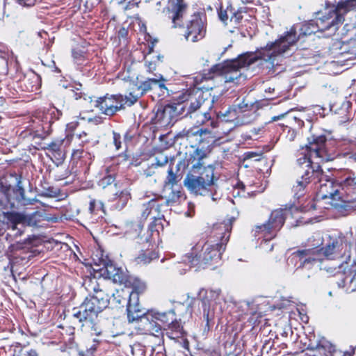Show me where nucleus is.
Wrapping results in <instances>:
<instances>
[{
	"label": "nucleus",
	"instance_id": "f257e3e1",
	"mask_svg": "<svg viewBox=\"0 0 356 356\" xmlns=\"http://www.w3.org/2000/svg\"><path fill=\"white\" fill-rule=\"evenodd\" d=\"M326 138L325 136H319L312 140L309 142L306 145L305 151L307 152L309 156H305L302 159H298L299 167L298 168V173L301 177V180H298L296 185L293 186V189L296 192H301L305 186L310 181V179H317L318 182L323 181L324 176L323 175L322 170L318 165L316 169L312 166V159L318 158L321 159H326V150L325 143Z\"/></svg>",
	"mask_w": 356,
	"mask_h": 356
},
{
	"label": "nucleus",
	"instance_id": "f03ea898",
	"mask_svg": "<svg viewBox=\"0 0 356 356\" xmlns=\"http://www.w3.org/2000/svg\"><path fill=\"white\" fill-rule=\"evenodd\" d=\"M108 298L102 292L90 296L85 299L80 310L74 316L79 318L80 321H83V326L87 330H90L92 334L99 335L102 330L97 323L98 314L108 306Z\"/></svg>",
	"mask_w": 356,
	"mask_h": 356
},
{
	"label": "nucleus",
	"instance_id": "7ed1b4c3",
	"mask_svg": "<svg viewBox=\"0 0 356 356\" xmlns=\"http://www.w3.org/2000/svg\"><path fill=\"white\" fill-rule=\"evenodd\" d=\"M229 237V233H225L222 236V242L220 243H213L207 242L202 247L200 251L196 253L199 249L197 246L193 250L192 254H195L190 261L193 266H204L209 264L212 260H216L220 257L221 252L225 248V244L228 241Z\"/></svg>",
	"mask_w": 356,
	"mask_h": 356
},
{
	"label": "nucleus",
	"instance_id": "20e7f679",
	"mask_svg": "<svg viewBox=\"0 0 356 356\" xmlns=\"http://www.w3.org/2000/svg\"><path fill=\"white\" fill-rule=\"evenodd\" d=\"M216 180L214 168L209 165L204 168L199 176L187 175L184 180V184L191 192L197 195H204L210 186L215 184Z\"/></svg>",
	"mask_w": 356,
	"mask_h": 356
},
{
	"label": "nucleus",
	"instance_id": "39448f33",
	"mask_svg": "<svg viewBox=\"0 0 356 356\" xmlns=\"http://www.w3.org/2000/svg\"><path fill=\"white\" fill-rule=\"evenodd\" d=\"M202 99L203 97L201 92L189 94L181 102L165 106L163 113L164 114L178 115L184 114V112H186V113L195 112L204 106L205 102L202 101Z\"/></svg>",
	"mask_w": 356,
	"mask_h": 356
},
{
	"label": "nucleus",
	"instance_id": "423d86ee",
	"mask_svg": "<svg viewBox=\"0 0 356 356\" xmlns=\"http://www.w3.org/2000/svg\"><path fill=\"white\" fill-rule=\"evenodd\" d=\"M257 60L254 54H244L237 59L229 61L222 68V74L225 83L234 82L240 78L241 68L250 66Z\"/></svg>",
	"mask_w": 356,
	"mask_h": 356
},
{
	"label": "nucleus",
	"instance_id": "0eeeda50",
	"mask_svg": "<svg viewBox=\"0 0 356 356\" xmlns=\"http://www.w3.org/2000/svg\"><path fill=\"white\" fill-rule=\"evenodd\" d=\"M296 32L291 31L287 32L284 36L271 44H268L265 49L264 54L268 57L264 59L266 61L272 60L275 57L285 53L290 47L294 45L297 42Z\"/></svg>",
	"mask_w": 356,
	"mask_h": 356
},
{
	"label": "nucleus",
	"instance_id": "6e6552de",
	"mask_svg": "<svg viewBox=\"0 0 356 356\" xmlns=\"http://www.w3.org/2000/svg\"><path fill=\"white\" fill-rule=\"evenodd\" d=\"M334 249L335 245L332 243L327 245L325 249L313 248L298 250L293 253V255L302 260L301 266H304L306 264L322 261L323 256L329 258L334 254Z\"/></svg>",
	"mask_w": 356,
	"mask_h": 356
},
{
	"label": "nucleus",
	"instance_id": "1a4fd4ad",
	"mask_svg": "<svg viewBox=\"0 0 356 356\" xmlns=\"http://www.w3.org/2000/svg\"><path fill=\"white\" fill-rule=\"evenodd\" d=\"M156 76V78L148 79L140 85H133V86L129 89V95L131 96L130 99L131 104L136 102L137 99L147 91L152 90L154 86H158L163 92L168 90L165 85V79L163 76L161 74Z\"/></svg>",
	"mask_w": 356,
	"mask_h": 356
},
{
	"label": "nucleus",
	"instance_id": "9d476101",
	"mask_svg": "<svg viewBox=\"0 0 356 356\" xmlns=\"http://www.w3.org/2000/svg\"><path fill=\"white\" fill-rule=\"evenodd\" d=\"M124 98L122 95H106L99 97L94 101V106L99 111L105 115H113L118 111L122 108L124 105Z\"/></svg>",
	"mask_w": 356,
	"mask_h": 356
},
{
	"label": "nucleus",
	"instance_id": "9b49d317",
	"mask_svg": "<svg viewBox=\"0 0 356 356\" xmlns=\"http://www.w3.org/2000/svg\"><path fill=\"white\" fill-rule=\"evenodd\" d=\"M185 39L191 42L202 40L206 34V28L202 19L198 15H194L184 27L183 33Z\"/></svg>",
	"mask_w": 356,
	"mask_h": 356
},
{
	"label": "nucleus",
	"instance_id": "f8f14e48",
	"mask_svg": "<svg viewBox=\"0 0 356 356\" xmlns=\"http://www.w3.org/2000/svg\"><path fill=\"white\" fill-rule=\"evenodd\" d=\"M339 186L332 181L325 179V183L321 184L318 195L323 200L330 199L329 202L331 205H337V201L339 200Z\"/></svg>",
	"mask_w": 356,
	"mask_h": 356
},
{
	"label": "nucleus",
	"instance_id": "ddd939ff",
	"mask_svg": "<svg viewBox=\"0 0 356 356\" xmlns=\"http://www.w3.org/2000/svg\"><path fill=\"white\" fill-rule=\"evenodd\" d=\"M186 8L184 0H170L168 9L169 17L172 19L174 27L179 26V22Z\"/></svg>",
	"mask_w": 356,
	"mask_h": 356
},
{
	"label": "nucleus",
	"instance_id": "4468645a",
	"mask_svg": "<svg viewBox=\"0 0 356 356\" xmlns=\"http://www.w3.org/2000/svg\"><path fill=\"white\" fill-rule=\"evenodd\" d=\"M286 211L283 209H277L271 213L268 223L259 227V229H278L284 222V216Z\"/></svg>",
	"mask_w": 356,
	"mask_h": 356
},
{
	"label": "nucleus",
	"instance_id": "2eb2a0df",
	"mask_svg": "<svg viewBox=\"0 0 356 356\" xmlns=\"http://www.w3.org/2000/svg\"><path fill=\"white\" fill-rule=\"evenodd\" d=\"M356 8V0H341L337 6L332 7V13L337 22L342 21V14Z\"/></svg>",
	"mask_w": 356,
	"mask_h": 356
},
{
	"label": "nucleus",
	"instance_id": "dca6fc26",
	"mask_svg": "<svg viewBox=\"0 0 356 356\" xmlns=\"http://www.w3.org/2000/svg\"><path fill=\"white\" fill-rule=\"evenodd\" d=\"M193 135L197 136L200 144L202 145V147L209 146L213 144L217 139L216 134L211 130L207 129H200L193 133Z\"/></svg>",
	"mask_w": 356,
	"mask_h": 356
},
{
	"label": "nucleus",
	"instance_id": "f3484780",
	"mask_svg": "<svg viewBox=\"0 0 356 356\" xmlns=\"http://www.w3.org/2000/svg\"><path fill=\"white\" fill-rule=\"evenodd\" d=\"M106 282L102 280L101 282H98L95 278L90 279V283L88 286V289L90 291H93V295H97L99 293H104L108 298L110 296H114L113 293L109 291L106 288Z\"/></svg>",
	"mask_w": 356,
	"mask_h": 356
},
{
	"label": "nucleus",
	"instance_id": "a211bd4d",
	"mask_svg": "<svg viewBox=\"0 0 356 356\" xmlns=\"http://www.w3.org/2000/svg\"><path fill=\"white\" fill-rule=\"evenodd\" d=\"M22 221L20 215L13 212H3L0 214V222L3 224H13V228H15V225Z\"/></svg>",
	"mask_w": 356,
	"mask_h": 356
},
{
	"label": "nucleus",
	"instance_id": "6ab92c4d",
	"mask_svg": "<svg viewBox=\"0 0 356 356\" xmlns=\"http://www.w3.org/2000/svg\"><path fill=\"white\" fill-rule=\"evenodd\" d=\"M325 14L327 15V16H323L322 18L320 17L316 21L317 26H320L321 25V27H323V24L324 22H326V24L325 25V28L327 29L330 27L331 26L334 25L335 24L339 23V22H337L335 17L333 16L332 13V8H326Z\"/></svg>",
	"mask_w": 356,
	"mask_h": 356
},
{
	"label": "nucleus",
	"instance_id": "aec40b11",
	"mask_svg": "<svg viewBox=\"0 0 356 356\" xmlns=\"http://www.w3.org/2000/svg\"><path fill=\"white\" fill-rule=\"evenodd\" d=\"M242 13L241 10L236 9L232 6V14L228 15V24L229 23L234 27H236L243 19Z\"/></svg>",
	"mask_w": 356,
	"mask_h": 356
},
{
	"label": "nucleus",
	"instance_id": "412c9836",
	"mask_svg": "<svg viewBox=\"0 0 356 356\" xmlns=\"http://www.w3.org/2000/svg\"><path fill=\"white\" fill-rule=\"evenodd\" d=\"M232 14V6L227 5L226 6H221L218 11V16L220 19L226 25L228 24V15Z\"/></svg>",
	"mask_w": 356,
	"mask_h": 356
},
{
	"label": "nucleus",
	"instance_id": "4be33fe9",
	"mask_svg": "<svg viewBox=\"0 0 356 356\" xmlns=\"http://www.w3.org/2000/svg\"><path fill=\"white\" fill-rule=\"evenodd\" d=\"M341 186L347 190H356V175L346 177L342 182Z\"/></svg>",
	"mask_w": 356,
	"mask_h": 356
},
{
	"label": "nucleus",
	"instance_id": "5701e85b",
	"mask_svg": "<svg viewBox=\"0 0 356 356\" xmlns=\"http://www.w3.org/2000/svg\"><path fill=\"white\" fill-rule=\"evenodd\" d=\"M207 156V154L205 152L201 149H196L193 154V157L195 160H197L198 163L197 165H194L193 168H200V166L202 165L200 161L204 159Z\"/></svg>",
	"mask_w": 356,
	"mask_h": 356
},
{
	"label": "nucleus",
	"instance_id": "b1692460",
	"mask_svg": "<svg viewBox=\"0 0 356 356\" xmlns=\"http://www.w3.org/2000/svg\"><path fill=\"white\" fill-rule=\"evenodd\" d=\"M177 183V176L170 168L168 171V176L165 181V185L173 186Z\"/></svg>",
	"mask_w": 356,
	"mask_h": 356
},
{
	"label": "nucleus",
	"instance_id": "393cba45",
	"mask_svg": "<svg viewBox=\"0 0 356 356\" xmlns=\"http://www.w3.org/2000/svg\"><path fill=\"white\" fill-rule=\"evenodd\" d=\"M156 161L158 166H163L168 163V159L167 156L161 154L156 157Z\"/></svg>",
	"mask_w": 356,
	"mask_h": 356
},
{
	"label": "nucleus",
	"instance_id": "a878e982",
	"mask_svg": "<svg viewBox=\"0 0 356 356\" xmlns=\"http://www.w3.org/2000/svg\"><path fill=\"white\" fill-rule=\"evenodd\" d=\"M114 181V178L112 176H108L106 177H104L100 181V184L105 187L106 185H110Z\"/></svg>",
	"mask_w": 356,
	"mask_h": 356
},
{
	"label": "nucleus",
	"instance_id": "bb28decb",
	"mask_svg": "<svg viewBox=\"0 0 356 356\" xmlns=\"http://www.w3.org/2000/svg\"><path fill=\"white\" fill-rule=\"evenodd\" d=\"M140 317V316H139V315H137L136 316H134L132 314L131 307L129 305L128 307V320H129V322H134L135 321H138Z\"/></svg>",
	"mask_w": 356,
	"mask_h": 356
},
{
	"label": "nucleus",
	"instance_id": "cd10ccee",
	"mask_svg": "<svg viewBox=\"0 0 356 356\" xmlns=\"http://www.w3.org/2000/svg\"><path fill=\"white\" fill-rule=\"evenodd\" d=\"M120 136L119 134L114 133L113 134V142H114L115 146L117 149H119L120 147L121 143L120 141Z\"/></svg>",
	"mask_w": 356,
	"mask_h": 356
},
{
	"label": "nucleus",
	"instance_id": "c85d7f7f",
	"mask_svg": "<svg viewBox=\"0 0 356 356\" xmlns=\"http://www.w3.org/2000/svg\"><path fill=\"white\" fill-rule=\"evenodd\" d=\"M145 65H146L147 70L149 72H152L153 71H154L156 70V65L154 63H153L152 61H147Z\"/></svg>",
	"mask_w": 356,
	"mask_h": 356
},
{
	"label": "nucleus",
	"instance_id": "c756f323",
	"mask_svg": "<svg viewBox=\"0 0 356 356\" xmlns=\"http://www.w3.org/2000/svg\"><path fill=\"white\" fill-rule=\"evenodd\" d=\"M18 3L22 6H31L35 3V0H17Z\"/></svg>",
	"mask_w": 356,
	"mask_h": 356
},
{
	"label": "nucleus",
	"instance_id": "7c9ffc66",
	"mask_svg": "<svg viewBox=\"0 0 356 356\" xmlns=\"http://www.w3.org/2000/svg\"><path fill=\"white\" fill-rule=\"evenodd\" d=\"M107 270L108 272V275H109V277L110 278H113V280L114 281H121V277H120V275L118 273H114V274H111L108 269Z\"/></svg>",
	"mask_w": 356,
	"mask_h": 356
},
{
	"label": "nucleus",
	"instance_id": "2f4dec72",
	"mask_svg": "<svg viewBox=\"0 0 356 356\" xmlns=\"http://www.w3.org/2000/svg\"><path fill=\"white\" fill-rule=\"evenodd\" d=\"M348 161L350 163H356V154H353L348 156Z\"/></svg>",
	"mask_w": 356,
	"mask_h": 356
},
{
	"label": "nucleus",
	"instance_id": "473e14b6",
	"mask_svg": "<svg viewBox=\"0 0 356 356\" xmlns=\"http://www.w3.org/2000/svg\"><path fill=\"white\" fill-rule=\"evenodd\" d=\"M284 115H285V114H281L277 116H274L272 118V121H277L278 120H280V119L283 118L284 117Z\"/></svg>",
	"mask_w": 356,
	"mask_h": 356
},
{
	"label": "nucleus",
	"instance_id": "72a5a7b5",
	"mask_svg": "<svg viewBox=\"0 0 356 356\" xmlns=\"http://www.w3.org/2000/svg\"><path fill=\"white\" fill-rule=\"evenodd\" d=\"M29 356H38V353L35 350H31L29 352H28Z\"/></svg>",
	"mask_w": 356,
	"mask_h": 356
},
{
	"label": "nucleus",
	"instance_id": "f704fd0d",
	"mask_svg": "<svg viewBox=\"0 0 356 356\" xmlns=\"http://www.w3.org/2000/svg\"><path fill=\"white\" fill-rule=\"evenodd\" d=\"M168 314L169 315H172V321H173V318H174V316H175V312L174 311H170L168 312Z\"/></svg>",
	"mask_w": 356,
	"mask_h": 356
},
{
	"label": "nucleus",
	"instance_id": "c9c22d12",
	"mask_svg": "<svg viewBox=\"0 0 356 356\" xmlns=\"http://www.w3.org/2000/svg\"><path fill=\"white\" fill-rule=\"evenodd\" d=\"M202 115H204V118H205L206 119H209V118H210V117H209V116H207V115H208V114H207L206 112H203V113H202Z\"/></svg>",
	"mask_w": 356,
	"mask_h": 356
},
{
	"label": "nucleus",
	"instance_id": "e433bc0d",
	"mask_svg": "<svg viewBox=\"0 0 356 356\" xmlns=\"http://www.w3.org/2000/svg\"><path fill=\"white\" fill-rule=\"evenodd\" d=\"M4 233V231L0 227V236H2Z\"/></svg>",
	"mask_w": 356,
	"mask_h": 356
},
{
	"label": "nucleus",
	"instance_id": "4c0bfd02",
	"mask_svg": "<svg viewBox=\"0 0 356 356\" xmlns=\"http://www.w3.org/2000/svg\"><path fill=\"white\" fill-rule=\"evenodd\" d=\"M228 113H229V114H231V115L232 114H234V115L235 114V111H229Z\"/></svg>",
	"mask_w": 356,
	"mask_h": 356
},
{
	"label": "nucleus",
	"instance_id": "58836bf2",
	"mask_svg": "<svg viewBox=\"0 0 356 356\" xmlns=\"http://www.w3.org/2000/svg\"><path fill=\"white\" fill-rule=\"evenodd\" d=\"M111 189L112 191L115 190V189H116V185H114L113 186H111Z\"/></svg>",
	"mask_w": 356,
	"mask_h": 356
},
{
	"label": "nucleus",
	"instance_id": "ea45409f",
	"mask_svg": "<svg viewBox=\"0 0 356 356\" xmlns=\"http://www.w3.org/2000/svg\"><path fill=\"white\" fill-rule=\"evenodd\" d=\"M165 316V314H163L161 315L162 318H164Z\"/></svg>",
	"mask_w": 356,
	"mask_h": 356
},
{
	"label": "nucleus",
	"instance_id": "a19ab883",
	"mask_svg": "<svg viewBox=\"0 0 356 356\" xmlns=\"http://www.w3.org/2000/svg\"><path fill=\"white\" fill-rule=\"evenodd\" d=\"M125 195H126V197H127L129 195L127 193H125Z\"/></svg>",
	"mask_w": 356,
	"mask_h": 356
},
{
	"label": "nucleus",
	"instance_id": "79ce46f5",
	"mask_svg": "<svg viewBox=\"0 0 356 356\" xmlns=\"http://www.w3.org/2000/svg\"><path fill=\"white\" fill-rule=\"evenodd\" d=\"M159 330H160V328H158V329L156 330V332H158Z\"/></svg>",
	"mask_w": 356,
	"mask_h": 356
},
{
	"label": "nucleus",
	"instance_id": "37998d69",
	"mask_svg": "<svg viewBox=\"0 0 356 356\" xmlns=\"http://www.w3.org/2000/svg\"><path fill=\"white\" fill-rule=\"evenodd\" d=\"M0 205H1V202L0 201Z\"/></svg>",
	"mask_w": 356,
	"mask_h": 356
},
{
	"label": "nucleus",
	"instance_id": "c03bdc74",
	"mask_svg": "<svg viewBox=\"0 0 356 356\" xmlns=\"http://www.w3.org/2000/svg\"><path fill=\"white\" fill-rule=\"evenodd\" d=\"M252 1H254V0H252Z\"/></svg>",
	"mask_w": 356,
	"mask_h": 356
}]
</instances>
